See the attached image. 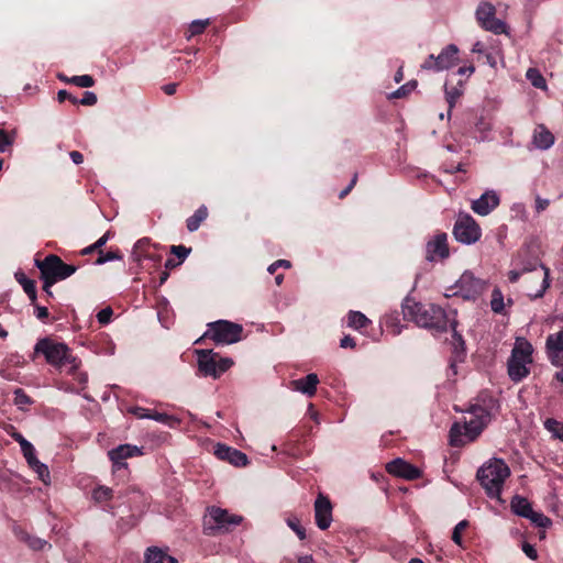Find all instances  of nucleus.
<instances>
[{"mask_svg":"<svg viewBox=\"0 0 563 563\" xmlns=\"http://www.w3.org/2000/svg\"><path fill=\"white\" fill-rule=\"evenodd\" d=\"M404 317L413 321L421 328L434 330L437 332H444L448 327L452 328L455 351L461 347L464 351V341L461 334L456 331V320L450 316L438 305L421 303L407 300L402 305Z\"/></svg>","mask_w":563,"mask_h":563,"instance_id":"obj_1","label":"nucleus"},{"mask_svg":"<svg viewBox=\"0 0 563 563\" xmlns=\"http://www.w3.org/2000/svg\"><path fill=\"white\" fill-rule=\"evenodd\" d=\"M510 476V468L501 459L488 460L477 471V479L485 489L487 496L501 501V492L505 481Z\"/></svg>","mask_w":563,"mask_h":563,"instance_id":"obj_2","label":"nucleus"},{"mask_svg":"<svg viewBox=\"0 0 563 563\" xmlns=\"http://www.w3.org/2000/svg\"><path fill=\"white\" fill-rule=\"evenodd\" d=\"M35 265L40 269L41 279L43 280V290L53 296L51 287L59 280H64L71 276L77 267L66 264L57 255L49 254L44 260H35Z\"/></svg>","mask_w":563,"mask_h":563,"instance_id":"obj_3","label":"nucleus"},{"mask_svg":"<svg viewBox=\"0 0 563 563\" xmlns=\"http://www.w3.org/2000/svg\"><path fill=\"white\" fill-rule=\"evenodd\" d=\"M470 419L463 424L454 423L450 430L451 444L462 445L475 440L483 431L488 420V413L481 407H474Z\"/></svg>","mask_w":563,"mask_h":563,"instance_id":"obj_4","label":"nucleus"},{"mask_svg":"<svg viewBox=\"0 0 563 563\" xmlns=\"http://www.w3.org/2000/svg\"><path fill=\"white\" fill-rule=\"evenodd\" d=\"M533 347L525 338H518L515 342L511 355L508 360V375L512 382H520L530 373Z\"/></svg>","mask_w":563,"mask_h":563,"instance_id":"obj_5","label":"nucleus"},{"mask_svg":"<svg viewBox=\"0 0 563 563\" xmlns=\"http://www.w3.org/2000/svg\"><path fill=\"white\" fill-rule=\"evenodd\" d=\"M38 353L43 354L46 362L55 367L67 368L71 372L78 366L64 343H55L46 338L41 339L34 347V354Z\"/></svg>","mask_w":563,"mask_h":563,"instance_id":"obj_6","label":"nucleus"},{"mask_svg":"<svg viewBox=\"0 0 563 563\" xmlns=\"http://www.w3.org/2000/svg\"><path fill=\"white\" fill-rule=\"evenodd\" d=\"M243 518L238 515H231L228 510L211 507L208 515L203 518V532L207 536H214L221 531H228L231 526H238Z\"/></svg>","mask_w":563,"mask_h":563,"instance_id":"obj_7","label":"nucleus"},{"mask_svg":"<svg viewBox=\"0 0 563 563\" xmlns=\"http://www.w3.org/2000/svg\"><path fill=\"white\" fill-rule=\"evenodd\" d=\"M243 327L228 320H218L209 323L205 336H209L217 344H234L242 340Z\"/></svg>","mask_w":563,"mask_h":563,"instance_id":"obj_8","label":"nucleus"},{"mask_svg":"<svg viewBox=\"0 0 563 563\" xmlns=\"http://www.w3.org/2000/svg\"><path fill=\"white\" fill-rule=\"evenodd\" d=\"M199 371L205 376L220 377L232 365L233 361L229 357H220L218 353L211 350H197Z\"/></svg>","mask_w":563,"mask_h":563,"instance_id":"obj_9","label":"nucleus"},{"mask_svg":"<svg viewBox=\"0 0 563 563\" xmlns=\"http://www.w3.org/2000/svg\"><path fill=\"white\" fill-rule=\"evenodd\" d=\"M453 235L457 242L470 245L479 240L482 231L472 216L460 213L453 228Z\"/></svg>","mask_w":563,"mask_h":563,"instance_id":"obj_10","label":"nucleus"},{"mask_svg":"<svg viewBox=\"0 0 563 563\" xmlns=\"http://www.w3.org/2000/svg\"><path fill=\"white\" fill-rule=\"evenodd\" d=\"M457 46L454 44H449L441 51L438 56H434L433 54L429 55V57L421 64V69L433 71L450 69L457 63Z\"/></svg>","mask_w":563,"mask_h":563,"instance_id":"obj_11","label":"nucleus"},{"mask_svg":"<svg viewBox=\"0 0 563 563\" xmlns=\"http://www.w3.org/2000/svg\"><path fill=\"white\" fill-rule=\"evenodd\" d=\"M495 7L488 2H483L476 10V18L486 31L495 34L506 33V24L504 21L495 16Z\"/></svg>","mask_w":563,"mask_h":563,"instance_id":"obj_12","label":"nucleus"},{"mask_svg":"<svg viewBox=\"0 0 563 563\" xmlns=\"http://www.w3.org/2000/svg\"><path fill=\"white\" fill-rule=\"evenodd\" d=\"M456 288L464 299H475L484 291L485 283L476 278L473 273L465 272L456 282Z\"/></svg>","mask_w":563,"mask_h":563,"instance_id":"obj_13","label":"nucleus"},{"mask_svg":"<svg viewBox=\"0 0 563 563\" xmlns=\"http://www.w3.org/2000/svg\"><path fill=\"white\" fill-rule=\"evenodd\" d=\"M450 255L446 233H438L426 244V260L429 262L442 261Z\"/></svg>","mask_w":563,"mask_h":563,"instance_id":"obj_14","label":"nucleus"},{"mask_svg":"<svg viewBox=\"0 0 563 563\" xmlns=\"http://www.w3.org/2000/svg\"><path fill=\"white\" fill-rule=\"evenodd\" d=\"M314 519L319 529L325 530L332 522V505L330 499L319 494L314 501Z\"/></svg>","mask_w":563,"mask_h":563,"instance_id":"obj_15","label":"nucleus"},{"mask_svg":"<svg viewBox=\"0 0 563 563\" xmlns=\"http://www.w3.org/2000/svg\"><path fill=\"white\" fill-rule=\"evenodd\" d=\"M500 203V198L495 190H486L479 198L471 203V209L478 216H488Z\"/></svg>","mask_w":563,"mask_h":563,"instance_id":"obj_16","label":"nucleus"},{"mask_svg":"<svg viewBox=\"0 0 563 563\" xmlns=\"http://www.w3.org/2000/svg\"><path fill=\"white\" fill-rule=\"evenodd\" d=\"M386 470L389 474L401 477L405 479H416L419 478L421 472L418 467L412 464L406 462L402 459H395L386 465Z\"/></svg>","mask_w":563,"mask_h":563,"instance_id":"obj_17","label":"nucleus"},{"mask_svg":"<svg viewBox=\"0 0 563 563\" xmlns=\"http://www.w3.org/2000/svg\"><path fill=\"white\" fill-rule=\"evenodd\" d=\"M141 454V449L131 444H121L108 452L109 459L113 463L115 470L126 467V463L124 462L125 459Z\"/></svg>","mask_w":563,"mask_h":563,"instance_id":"obj_18","label":"nucleus"},{"mask_svg":"<svg viewBox=\"0 0 563 563\" xmlns=\"http://www.w3.org/2000/svg\"><path fill=\"white\" fill-rule=\"evenodd\" d=\"M214 454L218 459L228 461L234 466H245L249 463L246 454L224 444H217Z\"/></svg>","mask_w":563,"mask_h":563,"instance_id":"obj_19","label":"nucleus"},{"mask_svg":"<svg viewBox=\"0 0 563 563\" xmlns=\"http://www.w3.org/2000/svg\"><path fill=\"white\" fill-rule=\"evenodd\" d=\"M555 137L553 133L542 123L537 124L533 133L531 143L540 151H547L553 146Z\"/></svg>","mask_w":563,"mask_h":563,"instance_id":"obj_20","label":"nucleus"},{"mask_svg":"<svg viewBox=\"0 0 563 563\" xmlns=\"http://www.w3.org/2000/svg\"><path fill=\"white\" fill-rule=\"evenodd\" d=\"M137 418L141 419H153L155 421H158L161 423L167 424L169 427H176L180 423V420L174 416H169L167 413L157 412V411H150L145 408H135L132 411Z\"/></svg>","mask_w":563,"mask_h":563,"instance_id":"obj_21","label":"nucleus"},{"mask_svg":"<svg viewBox=\"0 0 563 563\" xmlns=\"http://www.w3.org/2000/svg\"><path fill=\"white\" fill-rule=\"evenodd\" d=\"M294 389L311 397L316 394L317 385L319 384L318 375L314 373L308 374L307 376L292 380Z\"/></svg>","mask_w":563,"mask_h":563,"instance_id":"obj_22","label":"nucleus"},{"mask_svg":"<svg viewBox=\"0 0 563 563\" xmlns=\"http://www.w3.org/2000/svg\"><path fill=\"white\" fill-rule=\"evenodd\" d=\"M145 563H177V560L168 555L167 552L158 547H150L144 554Z\"/></svg>","mask_w":563,"mask_h":563,"instance_id":"obj_23","label":"nucleus"},{"mask_svg":"<svg viewBox=\"0 0 563 563\" xmlns=\"http://www.w3.org/2000/svg\"><path fill=\"white\" fill-rule=\"evenodd\" d=\"M16 536L21 541L25 542L34 551H42L45 548L49 549L52 547L46 540L30 536L27 532L22 530L18 531Z\"/></svg>","mask_w":563,"mask_h":563,"instance_id":"obj_24","label":"nucleus"},{"mask_svg":"<svg viewBox=\"0 0 563 563\" xmlns=\"http://www.w3.org/2000/svg\"><path fill=\"white\" fill-rule=\"evenodd\" d=\"M511 510L520 517L527 518L532 511L531 504L526 497L516 495L510 503Z\"/></svg>","mask_w":563,"mask_h":563,"instance_id":"obj_25","label":"nucleus"},{"mask_svg":"<svg viewBox=\"0 0 563 563\" xmlns=\"http://www.w3.org/2000/svg\"><path fill=\"white\" fill-rule=\"evenodd\" d=\"M533 273L534 275L537 276V278L541 279V287L540 289H538L536 292H530L529 296L533 299H538V298H541L543 297L545 290L549 288L550 286V282H549V269L543 266V265H540V268H534L533 269Z\"/></svg>","mask_w":563,"mask_h":563,"instance_id":"obj_26","label":"nucleus"},{"mask_svg":"<svg viewBox=\"0 0 563 563\" xmlns=\"http://www.w3.org/2000/svg\"><path fill=\"white\" fill-rule=\"evenodd\" d=\"M208 209L206 206L199 207L195 213L189 217L186 221L187 229L189 232H195L199 229L200 224L207 219Z\"/></svg>","mask_w":563,"mask_h":563,"instance_id":"obj_27","label":"nucleus"},{"mask_svg":"<svg viewBox=\"0 0 563 563\" xmlns=\"http://www.w3.org/2000/svg\"><path fill=\"white\" fill-rule=\"evenodd\" d=\"M15 279L19 282V284L23 287V290L29 296L31 302L35 305L36 301V288L35 283L32 279H29L24 273L16 272L15 273Z\"/></svg>","mask_w":563,"mask_h":563,"instance_id":"obj_28","label":"nucleus"},{"mask_svg":"<svg viewBox=\"0 0 563 563\" xmlns=\"http://www.w3.org/2000/svg\"><path fill=\"white\" fill-rule=\"evenodd\" d=\"M369 319L360 311H350L347 317L349 327L360 330L369 323Z\"/></svg>","mask_w":563,"mask_h":563,"instance_id":"obj_29","label":"nucleus"},{"mask_svg":"<svg viewBox=\"0 0 563 563\" xmlns=\"http://www.w3.org/2000/svg\"><path fill=\"white\" fill-rule=\"evenodd\" d=\"M527 78L530 80L531 85L536 88L544 89L547 87L544 77L536 68H529L527 70Z\"/></svg>","mask_w":563,"mask_h":563,"instance_id":"obj_30","label":"nucleus"},{"mask_svg":"<svg viewBox=\"0 0 563 563\" xmlns=\"http://www.w3.org/2000/svg\"><path fill=\"white\" fill-rule=\"evenodd\" d=\"M462 95V89L457 86L454 87H446L445 86V99L449 103V114L451 113L453 107L455 106L457 99Z\"/></svg>","mask_w":563,"mask_h":563,"instance_id":"obj_31","label":"nucleus"},{"mask_svg":"<svg viewBox=\"0 0 563 563\" xmlns=\"http://www.w3.org/2000/svg\"><path fill=\"white\" fill-rule=\"evenodd\" d=\"M545 429L552 433V435L563 441V423L555 419H548L544 422Z\"/></svg>","mask_w":563,"mask_h":563,"instance_id":"obj_32","label":"nucleus"},{"mask_svg":"<svg viewBox=\"0 0 563 563\" xmlns=\"http://www.w3.org/2000/svg\"><path fill=\"white\" fill-rule=\"evenodd\" d=\"M417 87L416 80H410L389 95L390 99H398L408 96Z\"/></svg>","mask_w":563,"mask_h":563,"instance_id":"obj_33","label":"nucleus"},{"mask_svg":"<svg viewBox=\"0 0 563 563\" xmlns=\"http://www.w3.org/2000/svg\"><path fill=\"white\" fill-rule=\"evenodd\" d=\"M112 496H113L112 489L107 486H99L96 489H93V492H92V498L97 503L108 501L112 498Z\"/></svg>","mask_w":563,"mask_h":563,"instance_id":"obj_34","label":"nucleus"},{"mask_svg":"<svg viewBox=\"0 0 563 563\" xmlns=\"http://www.w3.org/2000/svg\"><path fill=\"white\" fill-rule=\"evenodd\" d=\"M490 307L496 313H501L504 310V296L498 288H495L492 292Z\"/></svg>","mask_w":563,"mask_h":563,"instance_id":"obj_35","label":"nucleus"},{"mask_svg":"<svg viewBox=\"0 0 563 563\" xmlns=\"http://www.w3.org/2000/svg\"><path fill=\"white\" fill-rule=\"evenodd\" d=\"M67 82L73 84L77 87L89 88L93 86L95 80L90 75H80L70 77L69 79H67Z\"/></svg>","mask_w":563,"mask_h":563,"instance_id":"obj_36","label":"nucleus"},{"mask_svg":"<svg viewBox=\"0 0 563 563\" xmlns=\"http://www.w3.org/2000/svg\"><path fill=\"white\" fill-rule=\"evenodd\" d=\"M287 526L297 534L300 540L306 539V530L300 526V521L296 517H289L286 519Z\"/></svg>","mask_w":563,"mask_h":563,"instance_id":"obj_37","label":"nucleus"},{"mask_svg":"<svg viewBox=\"0 0 563 563\" xmlns=\"http://www.w3.org/2000/svg\"><path fill=\"white\" fill-rule=\"evenodd\" d=\"M527 518L530 519L531 522H533L536 526L541 528H547L551 525L550 518L544 516L542 512L532 510Z\"/></svg>","mask_w":563,"mask_h":563,"instance_id":"obj_38","label":"nucleus"},{"mask_svg":"<svg viewBox=\"0 0 563 563\" xmlns=\"http://www.w3.org/2000/svg\"><path fill=\"white\" fill-rule=\"evenodd\" d=\"M209 20H195L189 25V36L201 34L205 29L208 26Z\"/></svg>","mask_w":563,"mask_h":563,"instance_id":"obj_39","label":"nucleus"},{"mask_svg":"<svg viewBox=\"0 0 563 563\" xmlns=\"http://www.w3.org/2000/svg\"><path fill=\"white\" fill-rule=\"evenodd\" d=\"M14 404L19 406L20 408L30 405L31 399L30 397L24 393L23 389L18 388L14 390Z\"/></svg>","mask_w":563,"mask_h":563,"instance_id":"obj_40","label":"nucleus"},{"mask_svg":"<svg viewBox=\"0 0 563 563\" xmlns=\"http://www.w3.org/2000/svg\"><path fill=\"white\" fill-rule=\"evenodd\" d=\"M191 249L186 247L184 245H173L170 247V253L176 255L179 258V263H183L186 257L189 255Z\"/></svg>","mask_w":563,"mask_h":563,"instance_id":"obj_41","label":"nucleus"},{"mask_svg":"<svg viewBox=\"0 0 563 563\" xmlns=\"http://www.w3.org/2000/svg\"><path fill=\"white\" fill-rule=\"evenodd\" d=\"M467 525H468L467 521L463 520L454 527V530L452 533V540L457 545L462 544V531L467 527Z\"/></svg>","mask_w":563,"mask_h":563,"instance_id":"obj_42","label":"nucleus"},{"mask_svg":"<svg viewBox=\"0 0 563 563\" xmlns=\"http://www.w3.org/2000/svg\"><path fill=\"white\" fill-rule=\"evenodd\" d=\"M34 472L37 474L38 478L45 485L51 484V474H49V470H48L47 465H45L44 463H41L40 466H37V468Z\"/></svg>","mask_w":563,"mask_h":563,"instance_id":"obj_43","label":"nucleus"},{"mask_svg":"<svg viewBox=\"0 0 563 563\" xmlns=\"http://www.w3.org/2000/svg\"><path fill=\"white\" fill-rule=\"evenodd\" d=\"M113 310L111 307H106L97 313L98 322L101 324H108L111 321Z\"/></svg>","mask_w":563,"mask_h":563,"instance_id":"obj_44","label":"nucleus"},{"mask_svg":"<svg viewBox=\"0 0 563 563\" xmlns=\"http://www.w3.org/2000/svg\"><path fill=\"white\" fill-rule=\"evenodd\" d=\"M120 258H121V256L118 253H115V252L110 251V252H107L106 254L100 252L99 257L96 260V264L97 265H102V264H104L107 262L114 261V260H120Z\"/></svg>","mask_w":563,"mask_h":563,"instance_id":"obj_45","label":"nucleus"},{"mask_svg":"<svg viewBox=\"0 0 563 563\" xmlns=\"http://www.w3.org/2000/svg\"><path fill=\"white\" fill-rule=\"evenodd\" d=\"M13 142V139L2 129H0V152H4Z\"/></svg>","mask_w":563,"mask_h":563,"instance_id":"obj_46","label":"nucleus"},{"mask_svg":"<svg viewBox=\"0 0 563 563\" xmlns=\"http://www.w3.org/2000/svg\"><path fill=\"white\" fill-rule=\"evenodd\" d=\"M21 451H22L23 456L26 460V462L30 460H35V457H36L35 449L31 442L27 444H24V446L21 448Z\"/></svg>","mask_w":563,"mask_h":563,"instance_id":"obj_47","label":"nucleus"},{"mask_svg":"<svg viewBox=\"0 0 563 563\" xmlns=\"http://www.w3.org/2000/svg\"><path fill=\"white\" fill-rule=\"evenodd\" d=\"M290 266L291 265H290L289 261H287V260H278V261L274 262L273 264H271L268 266L267 271H268V273L274 274L277 268H280V267L289 268Z\"/></svg>","mask_w":563,"mask_h":563,"instance_id":"obj_48","label":"nucleus"},{"mask_svg":"<svg viewBox=\"0 0 563 563\" xmlns=\"http://www.w3.org/2000/svg\"><path fill=\"white\" fill-rule=\"evenodd\" d=\"M79 102L84 106H93L97 103V96L92 91H86Z\"/></svg>","mask_w":563,"mask_h":563,"instance_id":"obj_49","label":"nucleus"},{"mask_svg":"<svg viewBox=\"0 0 563 563\" xmlns=\"http://www.w3.org/2000/svg\"><path fill=\"white\" fill-rule=\"evenodd\" d=\"M522 551L525 552V554H526L529 559H531V560H537V558H538V553H537L536 548H534L532 544L527 543V542H526V543H523V545H522Z\"/></svg>","mask_w":563,"mask_h":563,"instance_id":"obj_50","label":"nucleus"},{"mask_svg":"<svg viewBox=\"0 0 563 563\" xmlns=\"http://www.w3.org/2000/svg\"><path fill=\"white\" fill-rule=\"evenodd\" d=\"M57 98L59 102H64L65 100H69L74 104L78 102V100L66 90H59L57 93Z\"/></svg>","mask_w":563,"mask_h":563,"instance_id":"obj_51","label":"nucleus"},{"mask_svg":"<svg viewBox=\"0 0 563 563\" xmlns=\"http://www.w3.org/2000/svg\"><path fill=\"white\" fill-rule=\"evenodd\" d=\"M549 200L548 199H543L541 197H537L536 198V210L537 212H541L543 210H545L549 206Z\"/></svg>","mask_w":563,"mask_h":563,"instance_id":"obj_52","label":"nucleus"},{"mask_svg":"<svg viewBox=\"0 0 563 563\" xmlns=\"http://www.w3.org/2000/svg\"><path fill=\"white\" fill-rule=\"evenodd\" d=\"M340 346L343 349H346V347L353 349L355 346L354 339L351 338L350 335H345L344 338L341 339Z\"/></svg>","mask_w":563,"mask_h":563,"instance_id":"obj_53","label":"nucleus"},{"mask_svg":"<svg viewBox=\"0 0 563 563\" xmlns=\"http://www.w3.org/2000/svg\"><path fill=\"white\" fill-rule=\"evenodd\" d=\"M35 316L37 319L43 320L48 317V310L46 307L35 306Z\"/></svg>","mask_w":563,"mask_h":563,"instance_id":"obj_54","label":"nucleus"},{"mask_svg":"<svg viewBox=\"0 0 563 563\" xmlns=\"http://www.w3.org/2000/svg\"><path fill=\"white\" fill-rule=\"evenodd\" d=\"M69 156L71 158V161L76 164V165H79L84 162V156L80 152L78 151H71L69 153Z\"/></svg>","mask_w":563,"mask_h":563,"instance_id":"obj_55","label":"nucleus"},{"mask_svg":"<svg viewBox=\"0 0 563 563\" xmlns=\"http://www.w3.org/2000/svg\"><path fill=\"white\" fill-rule=\"evenodd\" d=\"M12 438L14 441H16L21 448L24 446V444H27L30 443L21 433L19 432H13L12 433Z\"/></svg>","mask_w":563,"mask_h":563,"instance_id":"obj_56","label":"nucleus"},{"mask_svg":"<svg viewBox=\"0 0 563 563\" xmlns=\"http://www.w3.org/2000/svg\"><path fill=\"white\" fill-rule=\"evenodd\" d=\"M109 235L110 233L107 232L104 233L101 238H99L96 242H95V247H97V250L101 249L109 240Z\"/></svg>","mask_w":563,"mask_h":563,"instance_id":"obj_57","label":"nucleus"},{"mask_svg":"<svg viewBox=\"0 0 563 563\" xmlns=\"http://www.w3.org/2000/svg\"><path fill=\"white\" fill-rule=\"evenodd\" d=\"M177 85L176 84H168L164 86V91L167 95H174L176 92Z\"/></svg>","mask_w":563,"mask_h":563,"instance_id":"obj_58","label":"nucleus"},{"mask_svg":"<svg viewBox=\"0 0 563 563\" xmlns=\"http://www.w3.org/2000/svg\"><path fill=\"white\" fill-rule=\"evenodd\" d=\"M475 70V68L473 66H470V67H460L459 70H457V74L463 76V75H466V74H473Z\"/></svg>","mask_w":563,"mask_h":563,"instance_id":"obj_59","label":"nucleus"},{"mask_svg":"<svg viewBox=\"0 0 563 563\" xmlns=\"http://www.w3.org/2000/svg\"><path fill=\"white\" fill-rule=\"evenodd\" d=\"M520 275H521L520 272L510 271L508 274V278L511 283H516V282H518Z\"/></svg>","mask_w":563,"mask_h":563,"instance_id":"obj_60","label":"nucleus"},{"mask_svg":"<svg viewBox=\"0 0 563 563\" xmlns=\"http://www.w3.org/2000/svg\"><path fill=\"white\" fill-rule=\"evenodd\" d=\"M180 263L179 262H175V260L173 258H168L165 263V267L166 268H175L176 266H178Z\"/></svg>","mask_w":563,"mask_h":563,"instance_id":"obj_61","label":"nucleus"},{"mask_svg":"<svg viewBox=\"0 0 563 563\" xmlns=\"http://www.w3.org/2000/svg\"><path fill=\"white\" fill-rule=\"evenodd\" d=\"M41 463H42V462H40V461L37 460V457H35V460H30V461H27V465H29L33 471H35V470L37 468V466H40V464H41Z\"/></svg>","mask_w":563,"mask_h":563,"instance_id":"obj_62","label":"nucleus"},{"mask_svg":"<svg viewBox=\"0 0 563 563\" xmlns=\"http://www.w3.org/2000/svg\"><path fill=\"white\" fill-rule=\"evenodd\" d=\"M97 251V247H95V243L85 247L82 251H81V254L82 255H87V254H91L92 252Z\"/></svg>","mask_w":563,"mask_h":563,"instance_id":"obj_63","label":"nucleus"},{"mask_svg":"<svg viewBox=\"0 0 563 563\" xmlns=\"http://www.w3.org/2000/svg\"><path fill=\"white\" fill-rule=\"evenodd\" d=\"M404 78L402 67H400L395 74V81L399 82Z\"/></svg>","mask_w":563,"mask_h":563,"instance_id":"obj_64","label":"nucleus"}]
</instances>
